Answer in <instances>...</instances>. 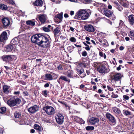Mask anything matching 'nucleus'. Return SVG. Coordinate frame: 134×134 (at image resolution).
<instances>
[{"label":"nucleus","instance_id":"1","mask_svg":"<svg viewBox=\"0 0 134 134\" xmlns=\"http://www.w3.org/2000/svg\"><path fill=\"white\" fill-rule=\"evenodd\" d=\"M49 36L43 33H38L32 36L31 38V42L43 48L50 47V42L47 37Z\"/></svg>","mask_w":134,"mask_h":134},{"label":"nucleus","instance_id":"2","mask_svg":"<svg viewBox=\"0 0 134 134\" xmlns=\"http://www.w3.org/2000/svg\"><path fill=\"white\" fill-rule=\"evenodd\" d=\"M82 58L83 60L82 62L79 63L77 65L76 70L77 74L81 78H83L85 77L86 74L85 72L84 73V70L82 67L84 68H86L88 66L89 64L88 63H85V61L84 62L83 60L86 59V58Z\"/></svg>","mask_w":134,"mask_h":134},{"label":"nucleus","instance_id":"3","mask_svg":"<svg viewBox=\"0 0 134 134\" xmlns=\"http://www.w3.org/2000/svg\"><path fill=\"white\" fill-rule=\"evenodd\" d=\"M89 13L84 10H80L76 14L74 18L78 19L81 18L82 20H85L88 19L89 17Z\"/></svg>","mask_w":134,"mask_h":134},{"label":"nucleus","instance_id":"4","mask_svg":"<svg viewBox=\"0 0 134 134\" xmlns=\"http://www.w3.org/2000/svg\"><path fill=\"white\" fill-rule=\"evenodd\" d=\"M21 101V99L18 98H10L8 100L7 103L10 107L12 108L17 105L19 104Z\"/></svg>","mask_w":134,"mask_h":134},{"label":"nucleus","instance_id":"5","mask_svg":"<svg viewBox=\"0 0 134 134\" xmlns=\"http://www.w3.org/2000/svg\"><path fill=\"white\" fill-rule=\"evenodd\" d=\"M42 109L48 115H53L55 114V109L52 106L47 105L43 107Z\"/></svg>","mask_w":134,"mask_h":134},{"label":"nucleus","instance_id":"6","mask_svg":"<svg viewBox=\"0 0 134 134\" xmlns=\"http://www.w3.org/2000/svg\"><path fill=\"white\" fill-rule=\"evenodd\" d=\"M15 55H4L2 57V58L3 61L8 63H10L13 60L16 59Z\"/></svg>","mask_w":134,"mask_h":134},{"label":"nucleus","instance_id":"7","mask_svg":"<svg viewBox=\"0 0 134 134\" xmlns=\"http://www.w3.org/2000/svg\"><path fill=\"white\" fill-rule=\"evenodd\" d=\"M106 65L103 64H101L100 65L99 67L97 68L98 71L100 73H107L109 72L110 71V69L109 68H106Z\"/></svg>","mask_w":134,"mask_h":134},{"label":"nucleus","instance_id":"8","mask_svg":"<svg viewBox=\"0 0 134 134\" xmlns=\"http://www.w3.org/2000/svg\"><path fill=\"white\" fill-rule=\"evenodd\" d=\"M98 4L100 7H103V8H101L102 9L103 8V10L105 15L106 16L109 17L111 16L113 14V11H111L107 8H104V4L99 3Z\"/></svg>","mask_w":134,"mask_h":134},{"label":"nucleus","instance_id":"9","mask_svg":"<svg viewBox=\"0 0 134 134\" xmlns=\"http://www.w3.org/2000/svg\"><path fill=\"white\" fill-rule=\"evenodd\" d=\"M110 76L111 80L115 82L120 81L122 77L121 74L119 73H117L115 75H110Z\"/></svg>","mask_w":134,"mask_h":134},{"label":"nucleus","instance_id":"10","mask_svg":"<svg viewBox=\"0 0 134 134\" xmlns=\"http://www.w3.org/2000/svg\"><path fill=\"white\" fill-rule=\"evenodd\" d=\"M55 119L56 122L58 124L62 125L63 123L64 117L63 114L59 113H57Z\"/></svg>","mask_w":134,"mask_h":134},{"label":"nucleus","instance_id":"11","mask_svg":"<svg viewBox=\"0 0 134 134\" xmlns=\"http://www.w3.org/2000/svg\"><path fill=\"white\" fill-rule=\"evenodd\" d=\"M84 29L87 31L90 32H94V33H96L95 30L96 29L94 28V26L90 24H86L84 26Z\"/></svg>","mask_w":134,"mask_h":134},{"label":"nucleus","instance_id":"12","mask_svg":"<svg viewBox=\"0 0 134 134\" xmlns=\"http://www.w3.org/2000/svg\"><path fill=\"white\" fill-rule=\"evenodd\" d=\"M38 19L41 23L40 24L39 23V25H41L42 24H43L46 23L47 16L46 15L42 14V15H37Z\"/></svg>","mask_w":134,"mask_h":134},{"label":"nucleus","instance_id":"13","mask_svg":"<svg viewBox=\"0 0 134 134\" xmlns=\"http://www.w3.org/2000/svg\"><path fill=\"white\" fill-rule=\"evenodd\" d=\"M39 109L38 106L35 105L28 108V111L30 113L33 114L37 111L39 110Z\"/></svg>","mask_w":134,"mask_h":134},{"label":"nucleus","instance_id":"14","mask_svg":"<svg viewBox=\"0 0 134 134\" xmlns=\"http://www.w3.org/2000/svg\"><path fill=\"white\" fill-rule=\"evenodd\" d=\"M105 116L113 124H116V120L114 116L111 114L110 113H107L106 114Z\"/></svg>","mask_w":134,"mask_h":134},{"label":"nucleus","instance_id":"15","mask_svg":"<svg viewBox=\"0 0 134 134\" xmlns=\"http://www.w3.org/2000/svg\"><path fill=\"white\" fill-rule=\"evenodd\" d=\"M63 12H61L59 13L56 15H55L54 17V20L55 19H58L59 20H55V22L57 24H58L61 22L62 21Z\"/></svg>","mask_w":134,"mask_h":134},{"label":"nucleus","instance_id":"16","mask_svg":"<svg viewBox=\"0 0 134 134\" xmlns=\"http://www.w3.org/2000/svg\"><path fill=\"white\" fill-rule=\"evenodd\" d=\"M7 39V34L6 31H3L0 35V41L4 42Z\"/></svg>","mask_w":134,"mask_h":134},{"label":"nucleus","instance_id":"17","mask_svg":"<svg viewBox=\"0 0 134 134\" xmlns=\"http://www.w3.org/2000/svg\"><path fill=\"white\" fill-rule=\"evenodd\" d=\"M34 127L35 129L37 130V132L39 134H43V130L42 126H40L38 124H35L34 125Z\"/></svg>","mask_w":134,"mask_h":134},{"label":"nucleus","instance_id":"18","mask_svg":"<svg viewBox=\"0 0 134 134\" xmlns=\"http://www.w3.org/2000/svg\"><path fill=\"white\" fill-rule=\"evenodd\" d=\"M2 22L5 27H7L10 24V21L7 18H4L2 20Z\"/></svg>","mask_w":134,"mask_h":134},{"label":"nucleus","instance_id":"19","mask_svg":"<svg viewBox=\"0 0 134 134\" xmlns=\"http://www.w3.org/2000/svg\"><path fill=\"white\" fill-rule=\"evenodd\" d=\"M60 81H64L69 83L70 80V79L68 78L66 76L62 75L60 77L59 80H58V82L59 83Z\"/></svg>","mask_w":134,"mask_h":134},{"label":"nucleus","instance_id":"20","mask_svg":"<svg viewBox=\"0 0 134 134\" xmlns=\"http://www.w3.org/2000/svg\"><path fill=\"white\" fill-rule=\"evenodd\" d=\"M99 121L98 118L94 117L91 118L89 120V122L91 125H93L95 124L98 122Z\"/></svg>","mask_w":134,"mask_h":134},{"label":"nucleus","instance_id":"21","mask_svg":"<svg viewBox=\"0 0 134 134\" xmlns=\"http://www.w3.org/2000/svg\"><path fill=\"white\" fill-rule=\"evenodd\" d=\"M123 114L125 116H130V118H132L134 117V115L128 110L124 109L122 111Z\"/></svg>","mask_w":134,"mask_h":134},{"label":"nucleus","instance_id":"22","mask_svg":"<svg viewBox=\"0 0 134 134\" xmlns=\"http://www.w3.org/2000/svg\"><path fill=\"white\" fill-rule=\"evenodd\" d=\"M128 21L129 23L131 25L134 24V15L131 14L128 16Z\"/></svg>","mask_w":134,"mask_h":134},{"label":"nucleus","instance_id":"23","mask_svg":"<svg viewBox=\"0 0 134 134\" xmlns=\"http://www.w3.org/2000/svg\"><path fill=\"white\" fill-rule=\"evenodd\" d=\"M20 39L18 37H15L11 41V43L13 45L17 44L19 42Z\"/></svg>","mask_w":134,"mask_h":134},{"label":"nucleus","instance_id":"24","mask_svg":"<svg viewBox=\"0 0 134 134\" xmlns=\"http://www.w3.org/2000/svg\"><path fill=\"white\" fill-rule=\"evenodd\" d=\"M114 5L115 8L117 9L119 11H121L123 9V8L116 1L114 2Z\"/></svg>","mask_w":134,"mask_h":134},{"label":"nucleus","instance_id":"25","mask_svg":"<svg viewBox=\"0 0 134 134\" xmlns=\"http://www.w3.org/2000/svg\"><path fill=\"white\" fill-rule=\"evenodd\" d=\"M33 4L35 6H42L43 4V2L42 0H37Z\"/></svg>","mask_w":134,"mask_h":134},{"label":"nucleus","instance_id":"26","mask_svg":"<svg viewBox=\"0 0 134 134\" xmlns=\"http://www.w3.org/2000/svg\"><path fill=\"white\" fill-rule=\"evenodd\" d=\"M60 29L59 27H57L55 28L52 31V32L54 34V36L58 35V34L60 32Z\"/></svg>","mask_w":134,"mask_h":134},{"label":"nucleus","instance_id":"27","mask_svg":"<svg viewBox=\"0 0 134 134\" xmlns=\"http://www.w3.org/2000/svg\"><path fill=\"white\" fill-rule=\"evenodd\" d=\"M36 21L34 20H29L26 21V24L27 25L34 26L35 25V22Z\"/></svg>","mask_w":134,"mask_h":134},{"label":"nucleus","instance_id":"28","mask_svg":"<svg viewBox=\"0 0 134 134\" xmlns=\"http://www.w3.org/2000/svg\"><path fill=\"white\" fill-rule=\"evenodd\" d=\"M14 47L11 44L8 45L5 47L6 51L7 52L11 51L13 49Z\"/></svg>","mask_w":134,"mask_h":134},{"label":"nucleus","instance_id":"29","mask_svg":"<svg viewBox=\"0 0 134 134\" xmlns=\"http://www.w3.org/2000/svg\"><path fill=\"white\" fill-rule=\"evenodd\" d=\"M10 86L7 85H4L3 87V90L4 93L7 94L9 92V89Z\"/></svg>","mask_w":134,"mask_h":134},{"label":"nucleus","instance_id":"30","mask_svg":"<svg viewBox=\"0 0 134 134\" xmlns=\"http://www.w3.org/2000/svg\"><path fill=\"white\" fill-rule=\"evenodd\" d=\"M113 111L116 114L118 115H120L121 113V110L117 107H113L112 108Z\"/></svg>","mask_w":134,"mask_h":134},{"label":"nucleus","instance_id":"31","mask_svg":"<svg viewBox=\"0 0 134 134\" xmlns=\"http://www.w3.org/2000/svg\"><path fill=\"white\" fill-rule=\"evenodd\" d=\"M73 72L72 71L69 70L67 72V76L68 77L70 78H73Z\"/></svg>","mask_w":134,"mask_h":134},{"label":"nucleus","instance_id":"32","mask_svg":"<svg viewBox=\"0 0 134 134\" xmlns=\"http://www.w3.org/2000/svg\"><path fill=\"white\" fill-rule=\"evenodd\" d=\"M44 77L46 78V80H47L49 81L52 80L51 74H46L44 75Z\"/></svg>","mask_w":134,"mask_h":134},{"label":"nucleus","instance_id":"33","mask_svg":"<svg viewBox=\"0 0 134 134\" xmlns=\"http://www.w3.org/2000/svg\"><path fill=\"white\" fill-rule=\"evenodd\" d=\"M7 8L8 7L6 5L0 3V9L2 10H6Z\"/></svg>","mask_w":134,"mask_h":134},{"label":"nucleus","instance_id":"34","mask_svg":"<svg viewBox=\"0 0 134 134\" xmlns=\"http://www.w3.org/2000/svg\"><path fill=\"white\" fill-rule=\"evenodd\" d=\"M71 117L72 118L73 120L77 122H79V120L80 119V118L77 116H71Z\"/></svg>","mask_w":134,"mask_h":134},{"label":"nucleus","instance_id":"35","mask_svg":"<svg viewBox=\"0 0 134 134\" xmlns=\"http://www.w3.org/2000/svg\"><path fill=\"white\" fill-rule=\"evenodd\" d=\"M14 116L15 118H19L21 116V113L17 111H16L14 113Z\"/></svg>","mask_w":134,"mask_h":134},{"label":"nucleus","instance_id":"36","mask_svg":"<svg viewBox=\"0 0 134 134\" xmlns=\"http://www.w3.org/2000/svg\"><path fill=\"white\" fill-rule=\"evenodd\" d=\"M129 36L131 38L132 40L134 41V32L132 31H130V34Z\"/></svg>","mask_w":134,"mask_h":134},{"label":"nucleus","instance_id":"37","mask_svg":"<svg viewBox=\"0 0 134 134\" xmlns=\"http://www.w3.org/2000/svg\"><path fill=\"white\" fill-rule=\"evenodd\" d=\"M6 107H1L0 108V113L3 114L5 113L6 111Z\"/></svg>","mask_w":134,"mask_h":134},{"label":"nucleus","instance_id":"38","mask_svg":"<svg viewBox=\"0 0 134 134\" xmlns=\"http://www.w3.org/2000/svg\"><path fill=\"white\" fill-rule=\"evenodd\" d=\"M52 77V80H55L57 78L58 76V74H57L53 72H51Z\"/></svg>","mask_w":134,"mask_h":134},{"label":"nucleus","instance_id":"39","mask_svg":"<svg viewBox=\"0 0 134 134\" xmlns=\"http://www.w3.org/2000/svg\"><path fill=\"white\" fill-rule=\"evenodd\" d=\"M94 127L93 126H88L86 127V129L87 131H92L94 130Z\"/></svg>","mask_w":134,"mask_h":134},{"label":"nucleus","instance_id":"40","mask_svg":"<svg viewBox=\"0 0 134 134\" xmlns=\"http://www.w3.org/2000/svg\"><path fill=\"white\" fill-rule=\"evenodd\" d=\"M99 55L102 57H104V59H106V55L105 53H104V54H103V53L101 51V50H100L99 51Z\"/></svg>","mask_w":134,"mask_h":134},{"label":"nucleus","instance_id":"41","mask_svg":"<svg viewBox=\"0 0 134 134\" xmlns=\"http://www.w3.org/2000/svg\"><path fill=\"white\" fill-rule=\"evenodd\" d=\"M49 92H47V90H45L42 91V94L46 97L48 95Z\"/></svg>","mask_w":134,"mask_h":134},{"label":"nucleus","instance_id":"42","mask_svg":"<svg viewBox=\"0 0 134 134\" xmlns=\"http://www.w3.org/2000/svg\"><path fill=\"white\" fill-rule=\"evenodd\" d=\"M44 121L45 122L47 123H51V119L49 118L46 117L44 119Z\"/></svg>","mask_w":134,"mask_h":134},{"label":"nucleus","instance_id":"43","mask_svg":"<svg viewBox=\"0 0 134 134\" xmlns=\"http://www.w3.org/2000/svg\"><path fill=\"white\" fill-rule=\"evenodd\" d=\"M7 2L9 4L12 5H14L15 4V2L13 0H7Z\"/></svg>","mask_w":134,"mask_h":134},{"label":"nucleus","instance_id":"44","mask_svg":"<svg viewBox=\"0 0 134 134\" xmlns=\"http://www.w3.org/2000/svg\"><path fill=\"white\" fill-rule=\"evenodd\" d=\"M42 29L45 32H49L51 31L50 29L48 28V27H46L45 26L43 27H42Z\"/></svg>","mask_w":134,"mask_h":134},{"label":"nucleus","instance_id":"45","mask_svg":"<svg viewBox=\"0 0 134 134\" xmlns=\"http://www.w3.org/2000/svg\"><path fill=\"white\" fill-rule=\"evenodd\" d=\"M27 65L25 64H23L21 66V69L24 71H26L27 70Z\"/></svg>","mask_w":134,"mask_h":134},{"label":"nucleus","instance_id":"46","mask_svg":"<svg viewBox=\"0 0 134 134\" xmlns=\"http://www.w3.org/2000/svg\"><path fill=\"white\" fill-rule=\"evenodd\" d=\"M121 5L125 8H128L129 7V4H128L126 1H125L124 3Z\"/></svg>","mask_w":134,"mask_h":134},{"label":"nucleus","instance_id":"47","mask_svg":"<svg viewBox=\"0 0 134 134\" xmlns=\"http://www.w3.org/2000/svg\"><path fill=\"white\" fill-rule=\"evenodd\" d=\"M69 40L72 42H75L76 41V38L73 37H71L70 38Z\"/></svg>","mask_w":134,"mask_h":134},{"label":"nucleus","instance_id":"48","mask_svg":"<svg viewBox=\"0 0 134 134\" xmlns=\"http://www.w3.org/2000/svg\"><path fill=\"white\" fill-rule=\"evenodd\" d=\"M81 54L82 56L86 57L87 54V53L85 51H84L81 53Z\"/></svg>","mask_w":134,"mask_h":134},{"label":"nucleus","instance_id":"49","mask_svg":"<svg viewBox=\"0 0 134 134\" xmlns=\"http://www.w3.org/2000/svg\"><path fill=\"white\" fill-rule=\"evenodd\" d=\"M111 97L113 98H116L118 97V94H114V93L113 92H112V93Z\"/></svg>","mask_w":134,"mask_h":134},{"label":"nucleus","instance_id":"50","mask_svg":"<svg viewBox=\"0 0 134 134\" xmlns=\"http://www.w3.org/2000/svg\"><path fill=\"white\" fill-rule=\"evenodd\" d=\"M104 42L102 44V45L104 46H107L108 43L107 42V41L106 40L104 39Z\"/></svg>","mask_w":134,"mask_h":134},{"label":"nucleus","instance_id":"51","mask_svg":"<svg viewBox=\"0 0 134 134\" xmlns=\"http://www.w3.org/2000/svg\"><path fill=\"white\" fill-rule=\"evenodd\" d=\"M75 48V47L72 46H69L68 47L67 49L68 50H69L70 51H72V50L74 49Z\"/></svg>","mask_w":134,"mask_h":134},{"label":"nucleus","instance_id":"52","mask_svg":"<svg viewBox=\"0 0 134 134\" xmlns=\"http://www.w3.org/2000/svg\"><path fill=\"white\" fill-rule=\"evenodd\" d=\"M19 123L20 125L25 124H26V122L25 121H24V120L22 119L21 120Z\"/></svg>","mask_w":134,"mask_h":134},{"label":"nucleus","instance_id":"53","mask_svg":"<svg viewBox=\"0 0 134 134\" xmlns=\"http://www.w3.org/2000/svg\"><path fill=\"white\" fill-rule=\"evenodd\" d=\"M123 98L126 100H128L129 98V96L126 95H124L123 96Z\"/></svg>","mask_w":134,"mask_h":134},{"label":"nucleus","instance_id":"54","mask_svg":"<svg viewBox=\"0 0 134 134\" xmlns=\"http://www.w3.org/2000/svg\"><path fill=\"white\" fill-rule=\"evenodd\" d=\"M54 37L55 39V42H57L58 40V39L59 38V35H57L54 36Z\"/></svg>","mask_w":134,"mask_h":134},{"label":"nucleus","instance_id":"55","mask_svg":"<svg viewBox=\"0 0 134 134\" xmlns=\"http://www.w3.org/2000/svg\"><path fill=\"white\" fill-rule=\"evenodd\" d=\"M57 68L59 70H63V68L62 67V65L60 64L57 67Z\"/></svg>","mask_w":134,"mask_h":134},{"label":"nucleus","instance_id":"56","mask_svg":"<svg viewBox=\"0 0 134 134\" xmlns=\"http://www.w3.org/2000/svg\"><path fill=\"white\" fill-rule=\"evenodd\" d=\"M86 46V47H85V49L87 51H90V48L89 46L87 44Z\"/></svg>","mask_w":134,"mask_h":134},{"label":"nucleus","instance_id":"57","mask_svg":"<svg viewBox=\"0 0 134 134\" xmlns=\"http://www.w3.org/2000/svg\"><path fill=\"white\" fill-rule=\"evenodd\" d=\"M108 90L110 91H113L114 89L112 87H111L109 86L108 85L107 86Z\"/></svg>","mask_w":134,"mask_h":134},{"label":"nucleus","instance_id":"58","mask_svg":"<svg viewBox=\"0 0 134 134\" xmlns=\"http://www.w3.org/2000/svg\"><path fill=\"white\" fill-rule=\"evenodd\" d=\"M50 84V82H48V83L45 84L44 86V87L45 88L48 87L49 86V84Z\"/></svg>","mask_w":134,"mask_h":134},{"label":"nucleus","instance_id":"59","mask_svg":"<svg viewBox=\"0 0 134 134\" xmlns=\"http://www.w3.org/2000/svg\"><path fill=\"white\" fill-rule=\"evenodd\" d=\"M23 94L24 96H29V93L27 91H25L23 92Z\"/></svg>","mask_w":134,"mask_h":134},{"label":"nucleus","instance_id":"60","mask_svg":"<svg viewBox=\"0 0 134 134\" xmlns=\"http://www.w3.org/2000/svg\"><path fill=\"white\" fill-rule=\"evenodd\" d=\"M79 123H80L81 124H84L85 123V121L82 119L80 118Z\"/></svg>","mask_w":134,"mask_h":134},{"label":"nucleus","instance_id":"61","mask_svg":"<svg viewBox=\"0 0 134 134\" xmlns=\"http://www.w3.org/2000/svg\"><path fill=\"white\" fill-rule=\"evenodd\" d=\"M85 87V85L83 84H81L79 88L80 89L82 90L83 88Z\"/></svg>","mask_w":134,"mask_h":134},{"label":"nucleus","instance_id":"62","mask_svg":"<svg viewBox=\"0 0 134 134\" xmlns=\"http://www.w3.org/2000/svg\"><path fill=\"white\" fill-rule=\"evenodd\" d=\"M124 24V22L122 20H120L119 24V26L121 27V26L123 25Z\"/></svg>","mask_w":134,"mask_h":134},{"label":"nucleus","instance_id":"63","mask_svg":"<svg viewBox=\"0 0 134 134\" xmlns=\"http://www.w3.org/2000/svg\"><path fill=\"white\" fill-rule=\"evenodd\" d=\"M19 83L23 85H25L26 84V83L23 81H20Z\"/></svg>","mask_w":134,"mask_h":134},{"label":"nucleus","instance_id":"64","mask_svg":"<svg viewBox=\"0 0 134 134\" xmlns=\"http://www.w3.org/2000/svg\"><path fill=\"white\" fill-rule=\"evenodd\" d=\"M60 38L62 40H64L66 38V37L65 36L63 35H61L60 36Z\"/></svg>","mask_w":134,"mask_h":134}]
</instances>
